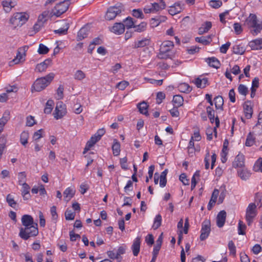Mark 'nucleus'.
<instances>
[{"label":"nucleus","mask_w":262,"mask_h":262,"mask_svg":"<svg viewBox=\"0 0 262 262\" xmlns=\"http://www.w3.org/2000/svg\"><path fill=\"white\" fill-rule=\"evenodd\" d=\"M244 25L254 36L257 35L262 30V21L259 20L257 15L250 13L246 18Z\"/></svg>","instance_id":"obj_1"},{"label":"nucleus","mask_w":262,"mask_h":262,"mask_svg":"<svg viewBox=\"0 0 262 262\" xmlns=\"http://www.w3.org/2000/svg\"><path fill=\"white\" fill-rule=\"evenodd\" d=\"M54 77L53 73H50L47 76L37 79L32 87V91L40 92L45 89L52 81Z\"/></svg>","instance_id":"obj_2"},{"label":"nucleus","mask_w":262,"mask_h":262,"mask_svg":"<svg viewBox=\"0 0 262 262\" xmlns=\"http://www.w3.org/2000/svg\"><path fill=\"white\" fill-rule=\"evenodd\" d=\"M30 17L27 12L15 13L10 19V23L14 28L20 27L24 25Z\"/></svg>","instance_id":"obj_3"},{"label":"nucleus","mask_w":262,"mask_h":262,"mask_svg":"<svg viewBox=\"0 0 262 262\" xmlns=\"http://www.w3.org/2000/svg\"><path fill=\"white\" fill-rule=\"evenodd\" d=\"M38 230L37 225L21 228L19 233V236L25 240L31 236H34L38 234Z\"/></svg>","instance_id":"obj_4"},{"label":"nucleus","mask_w":262,"mask_h":262,"mask_svg":"<svg viewBox=\"0 0 262 262\" xmlns=\"http://www.w3.org/2000/svg\"><path fill=\"white\" fill-rule=\"evenodd\" d=\"M166 4L163 0H160V3H153L146 5L143 11L145 14L156 13L159 11L164 9Z\"/></svg>","instance_id":"obj_5"},{"label":"nucleus","mask_w":262,"mask_h":262,"mask_svg":"<svg viewBox=\"0 0 262 262\" xmlns=\"http://www.w3.org/2000/svg\"><path fill=\"white\" fill-rule=\"evenodd\" d=\"M173 47L174 45L172 41L169 40L163 41L160 46L158 57L161 59L169 57V52L173 49Z\"/></svg>","instance_id":"obj_6"},{"label":"nucleus","mask_w":262,"mask_h":262,"mask_svg":"<svg viewBox=\"0 0 262 262\" xmlns=\"http://www.w3.org/2000/svg\"><path fill=\"white\" fill-rule=\"evenodd\" d=\"M29 49L28 46H24L18 49L16 57L10 62V65L19 64L24 62L26 60V52Z\"/></svg>","instance_id":"obj_7"},{"label":"nucleus","mask_w":262,"mask_h":262,"mask_svg":"<svg viewBox=\"0 0 262 262\" xmlns=\"http://www.w3.org/2000/svg\"><path fill=\"white\" fill-rule=\"evenodd\" d=\"M70 5V2L68 0L58 3L52 9V14L56 17L60 16L67 11Z\"/></svg>","instance_id":"obj_8"},{"label":"nucleus","mask_w":262,"mask_h":262,"mask_svg":"<svg viewBox=\"0 0 262 262\" xmlns=\"http://www.w3.org/2000/svg\"><path fill=\"white\" fill-rule=\"evenodd\" d=\"M257 215L256 206L254 203H250L248 206L246 211V220L248 226L252 223Z\"/></svg>","instance_id":"obj_9"},{"label":"nucleus","mask_w":262,"mask_h":262,"mask_svg":"<svg viewBox=\"0 0 262 262\" xmlns=\"http://www.w3.org/2000/svg\"><path fill=\"white\" fill-rule=\"evenodd\" d=\"M206 153L204 158L205 167L206 169H208L210 167V161L211 162V169H212L214 168L215 163L216 159V155L213 152L210 155L209 150H206Z\"/></svg>","instance_id":"obj_10"},{"label":"nucleus","mask_w":262,"mask_h":262,"mask_svg":"<svg viewBox=\"0 0 262 262\" xmlns=\"http://www.w3.org/2000/svg\"><path fill=\"white\" fill-rule=\"evenodd\" d=\"M66 113L67 109L65 104L62 102L57 103L54 113V118L57 120L61 119L66 115Z\"/></svg>","instance_id":"obj_11"},{"label":"nucleus","mask_w":262,"mask_h":262,"mask_svg":"<svg viewBox=\"0 0 262 262\" xmlns=\"http://www.w3.org/2000/svg\"><path fill=\"white\" fill-rule=\"evenodd\" d=\"M121 11L122 8L120 6L111 7L107 9L105 17L107 20L113 19L121 12Z\"/></svg>","instance_id":"obj_12"},{"label":"nucleus","mask_w":262,"mask_h":262,"mask_svg":"<svg viewBox=\"0 0 262 262\" xmlns=\"http://www.w3.org/2000/svg\"><path fill=\"white\" fill-rule=\"evenodd\" d=\"M210 223L208 221H205L202 224L200 238L201 241L206 239L210 233Z\"/></svg>","instance_id":"obj_13"},{"label":"nucleus","mask_w":262,"mask_h":262,"mask_svg":"<svg viewBox=\"0 0 262 262\" xmlns=\"http://www.w3.org/2000/svg\"><path fill=\"white\" fill-rule=\"evenodd\" d=\"M184 5L179 2L169 7L168 11L171 15H174L180 13L184 9Z\"/></svg>","instance_id":"obj_14"},{"label":"nucleus","mask_w":262,"mask_h":262,"mask_svg":"<svg viewBox=\"0 0 262 262\" xmlns=\"http://www.w3.org/2000/svg\"><path fill=\"white\" fill-rule=\"evenodd\" d=\"M76 190L74 186H70L67 188L63 191V199L66 202L70 201L74 196Z\"/></svg>","instance_id":"obj_15"},{"label":"nucleus","mask_w":262,"mask_h":262,"mask_svg":"<svg viewBox=\"0 0 262 262\" xmlns=\"http://www.w3.org/2000/svg\"><path fill=\"white\" fill-rule=\"evenodd\" d=\"M110 30L111 32L116 35L122 34L125 30L124 25L121 23H116L114 24L113 26L110 28Z\"/></svg>","instance_id":"obj_16"},{"label":"nucleus","mask_w":262,"mask_h":262,"mask_svg":"<svg viewBox=\"0 0 262 262\" xmlns=\"http://www.w3.org/2000/svg\"><path fill=\"white\" fill-rule=\"evenodd\" d=\"M215 125L216 126L213 128L208 127L206 129L207 139L208 140H211L213 138V133H214V135L216 136L217 134L216 128L219 126L220 120L217 117L215 118Z\"/></svg>","instance_id":"obj_17"},{"label":"nucleus","mask_w":262,"mask_h":262,"mask_svg":"<svg viewBox=\"0 0 262 262\" xmlns=\"http://www.w3.org/2000/svg\"><path fill=\"white\" fill-rule=\"evenodd\" d=\"M249 47L252 50H258L262 49V38H257L248 43Z\"/></svg>","instance_id":"obj_18"},{"label":"nucleus","mask_w":262,"mask_h":262,"mask_svg":"<svg viewBox=\"0 0 262 262\" xmlns=\"http://www.w3.org/2000/svg\"><path fill=\"white\" fill-rule=\"evenodd\" d=\"M244 112L247 119L252 117L253 114V108L252 103L250 101H246L243 105Z\"/></svg>","instance_id":"obj_19"},{"label":"nucleus","mask_w":262,"mask_h":262,"mask_svg":"<svg viewBox=\"0 0 262 262\" xmlns=\"http://www.w3.org/2000/svg\"><path fill=\"white\" fill-rule=\"evenodd\" d=\"M16 5L15 0H4L2 2V5L4 11L8 13L10 12L12 8Z\"/></svg>","instance_id":"obj_20"},{"label":"nucleus","mask_w":262,"mask_h":262,"mask_svg":"<svg viewBox=\"0 0 262 262\" xmlns=\"http://www.w3.org/2000/svg\"><path fill=\"white\" fill-rule=\"evenodd\" d=\"M22 187L21 189V194L24 200H29L31 198L30 193V187L27 183H24L21 185Z\"/></svg>","instance_id":"obj_21"},{"label":"nucleus","mask_w":262,"mask_h":262,"mask_svg":"<svg viewBox=\"0 0 262 262\" xmlns=\"http://www.w3.org/2000/svg\"><path fill=\"white\" fill-rule=\"evenodd\" d=\"M241 72V70L239 67L237 65H234L233 67L229 70L228 69L226 70V72L225 73V75L226 77L229 79L230 81L232 80V77L231 76V73L235 75H238Z\"/></svg>","instance_id":"obj_22"},{"label":"nucleus","mask_w":262,"mask_h":262,"mask_svg":"<svg viewBox=\"0 0 262 262\" xmlns=\"http://www.w3.org/2000/svg\"><path fill=\"white\" fill-rule=\"evenodd\" d=\"M21 220L22 224L25 227L37 225L36 223H34L33 217L30 215H24Z\"/></svg>","instance_id":"obj_23"},{"label":"nucleus","mask_w":262,"mask_h":262,"mask_svg":"<svg viewBox=\"0 0 262 262\" xmlns=\"http://www.w3.org/2000/svg\"><path fill=\"white\" fill-rule=\"evenodd\" d=\"M226 218V212L224 210L221 211L216 217V224L217 226L221 228L225 224Z\"/></svg>","instance_id":"obj_24"},{"label":"nucleus","mask_w":262,"mask_h":262,"mask_svg":"<svg viewBox=\"0 0 262 262\" xmlns=\"http://www.w3.org/2000/svg\"><path fill=\"white\" fill-rule=\"evenodd\" d=\"M245 164L244 156L242 154H238L235 157L233 162V166L235 168L243 167Z\"/></svg>","instance_id":"obj_25"},{"label":"nucleus","mask_w":262,"mask_h":262,"mask_svg":"<svg viewBox=\"0 0 262 262\" xmlns=\"http://www.w3.org/2000/svg\"><path fill=\"white\" fill-rule=\"evenodd\" d=\"M140 238L139 237H136L133 243L132 246V250L134 256H136L138 255L140 249Z\"/></svg>","instance_id":"obj_26"},{"label":"nucleus","mask_w":262,"mask_h":262,"mask_svg":"<svg viewBox=\"0 0 262 262\" xmlns=\"http://www.w3.org/2000/svg\"><path fill=\"white\" fill-rule=\"evenodd\" d=\"M100 139L95 134L91 137V139L88 141L86 146L84 148L83 153H85L87 151L89 150L90 148L93 147L96 143H97Z\"/></svg>","instance_id":"obj_27"},{"label":"nucleus","mask_w":262,"mask_h":262,"mask_svg":"<svg viewBox=\"0 0 262 262\" xmlns=\"http://www.w3.org/2000/svg\"><path fill=\"white\" fill-rule=\"evenodd\" d=\"M53 14H52V11L51 12L49 10H46L42 12L38 17L37 20L43 24H45L49 18L53 16Z\"/></svg>","instance_id":"obj_28"},{"label":"nucleus","mask_w":262,"mask_h":262,"mask_svg":"<svg viewBox=\"0 0 262 262\" xmlns=\"http://www.w3.org/2000/svg\"><path fill=\"white\" fill-rule=\"evenodd\" d=\"M232 52L237 55H243L246 51V48L243 44H235L232 46Z\"/></svg>","instance_id":"obj_29"},{"label":"nucleus","mask_w":262,"mask_h":262,"mask_svg":"<svg viewBox=\"0 0 262 262\" xmlns=\"http://www.w3.org/2000/svg\"><path fill=\"white\" fill-rule=\"evenodd\" d=\"M195 84L199 88H204L209 84L208 78L199 77L195 80Z\"/></svg>","instance_id":"obj_30"},{"label":"nucleus","mask_w":262,"mask_h":262,"mask_svg":"<svg viewBox=\"0 0 262 262\" xmlns=\"http://www.w3.org/2000/svg\"><path fill=\"white\" fill-rule=\"evenodd\" d=\"M205 61L209 64L210 67L217 69L220 66L219 60L215 57H212L205 58Z\"/></svg>","instance_id":"obj_31"},{"label":"nucleus","mask_w":262,"mask_h":262,"mask_svg":"<svg viewBox=\"0 0 262 262\" xmlns=\"http://www.w3.org/2000/svg\"><path fill=\"white\" fill-rule=\"evenodd\" d=\"M150 40L148 38H144L140 40L135 41L133 47L134 48H143L149 46Z\"/></svg>","instance_id":"obj_32"},{"label":"nucleus","mask_w":262,"mask_h":262,"mask_svg":"<svg viewBox=\"0 0 262 262\" xmlns=\"http://www.w3.org/2000/svg\"><path fill=\"white\" fill-rule=\"evenodd\" d=\"M62 23V27L57 30H54V32L56 34H58L59 35H64L67 34L69 28V24L65 21H63Z\"/></svg>","instance_id":"obj_33"},{"label":"nucleus","mask_w":262,"mask_h":262,"mask_svg":"<svg viewBox=\"0 0 262 262\" xmlns=\"http://www.w3.org/2000/svg\"><path fill=\"white\" fill-rule=\"evenodd\" d=\"M172 104L174 106L180 107L183 104V98L180 95H176L173 97Z\"/></svg>","instance_id":"obj_34"},{"label":"nucleus","mask_w":262,"mask_h":262,"mask_svg":"<svg viewBox=\"0 0 262 262\" xmlns=\"http://www.w3.org/2000/svg\"><path fill=\"white\" fill-rule=\"evenodd\" d=\"M50 63V60H46L36 66V70L39 72H43L48 68Z\"/></svg>","instance_id":"obj_35"},{"label":"nucleus","mask_w":262,"mask_h":262,"mask_svg":"<svg viewBox=\"0 0 262 262\" xmlns=\"http://www.w3.org/2000/svg\"><path fill=\"white\" fill-rule=\"evenodd\" d=\"M237 173L241 179L245 181L248 179L251 176L250 171L247 169L239 170H238Z\"/></svg>","instance_id":"obj_36"},{"label":"nucleus","mask_w":262,"mask_h":262,"mask_svg":"<svg viewBox=\"0 0 262 262\" xmlns=\"http://www.w3.org/2000/svg\"><path fill=\"white\" fill-rule=\"evenodd\" d=\"M212 24L210 21H206L203 24L202 26L199 29V34H203L207 32L211 28Z\"/></svg>","instance_id":"obj_37"},{"label":"nucleus","mask_w":262,"mask_h":262,"mask_svg":"<svg viewBox=\"0 0 262 262\" xmlns=\"http://www.w3.org/2000/svg\"><path fill=\"white\" fill-rule=\"evenodd\" d=\"M29 138V133L27 131L23 132L20 135V142L21 144L26 146L28 143Z\"/></svg>","instance_id":"obj_38"},{"label":"nucleus","mask_w":262,"mask_h":262,"mask_svg":"<svg viewBox=\"0 0 262 262\" xmlns=\"http://www.w3.org/2000/svg\"><path fill=\"white\" fill-rule=\"evenodd\" d=\"M88 34V29L87 27H82L80 29L77 34V40H81L86 37Z\"/></svg>","instance_id":"obj_39"},{"label":"nucleus","mask_w":262,"mask_h":262,"mask_svg":"<svg viewBox=\"0 0 262 262\" xmlns=\"http://www.w3.org/2000/svg\"><path fill=\"white\" fill-rule=\"evenodd\" d=\"M112 149L114 156H118L120 152V144L117 139H114Z\"/></svg>","instance_id":"obj_40"},{"label":"nucleus","mask_w":262,"mask_h":262,"mask_svg":"<svg viewBox=\"0 0 262 262\" xmlns=\"http://www.w3.org/2000/svg\"><path fill=\"white\" fill-rule=\"evenodd\" d=\"M211 106V105L206 106V110L210 122L213 123L214 121L215 122V118H214L215 112Z\"/></svg>","instance_id":"obj_41"},{"label":"nucleus","mask_w":262,"mask_h":262,"mask_svg":"<svg viewBox=\"0 0 262 262\" xmlns=\"http://www.w3.org/2000/svg\"><path fill=\"white\" fill-rule=\"evenodd\" d=\"M214 102L217 110L222 109L224 104V100L222 96H217L215 97L214 99Z\"/></svg>","instance_id":"obj_42"},{"label":"nucleus","mask_w":262,"mask_h":262,"mask_svg":"<svg viewBox=\"0 0 262 262\" xmlns=\"http://www.w3.org/2000/svg\"><path fill=\"white\" fill-rule=\"evenodd\" d=\"M180 92L182 93H188L191 91V89L189 84L187 83H181L178 86Z\"/></svg>","instance_id":"obj_43"},{"label":"nucleus","mask_w":262,"mask_h":262,"mask_svg":"<svg viewBox=\"0 0 262 262\" xmlns=\"http://www.w3.org/2000/svg\"><path fill=\"white\" fill-rule=\"evenodd\" d=\"M138 108L140 113L147 115H148V105L147 103L143 101L138 105Z\"/></svg>","instance_id":"obj_44"},{"label":"nucleus","mask_w":262,"mask_h":262,"mask_svg":"<svg viewBox=\"0 0 262 262\" xmlns=\"http://www.w3.org/2000/svg\"><path fill=\"white\" fill-rule=\"evenodd\" d=\"M195 40L196 42L203 43V45H208L211 41V38L210 36L207 37L203 36L201 37H197L195 38Z\"/></svg>","instance_id":"obj_45"},{"label":"nucleus","mask_w":262,"mask_h":262,"mask_svg":"<svg viewBox=\"0 0 262 262\" xmlns=\"http://www.w3.org/2000/svg\"><path fill=\"white\" fill-rule=\"evenodd\" d=\"M123 23L124 28L126 27L127 29H128L132 28H134L135 22L134 21L133 18L130 17H127L124 20Z\"/></svg>","instance_id":"obj_46"},{"label":"nucleus","mask_w":262,"mask_h":262,"mask_svg":"<svg viewBox=\"0 0 262 262\" xmlns=\"http://www.w3.org/2000/svg\"><path fill=\"white\" fill-rule=\"evenodd\" d=\"M54 105V102L52 100H49L46 104L45 109H44V112L46 114H50L51 113L53 108V106Z\"/></svg>","instance_id":"obj_47"},{"label":"nucleus","mask_w":262,"mask_h":262,"mask_svg":"<svg viewBox=\"0 0 262 262\" xmlns=\"http://www.w3.org/2000/svg\"><path fill=\"white\" fill-rule=\"evenodd\" d=\"M246 229V226L242 221H239L238 223V234L239 235H245L246 234L245 230Z\"/></svg>","instance_id":"obj_48"},{"label":"nucleus","mask_w":262,"mask_h":262,"mask_svg":"<svg viewBox=\"0 0 262 262\" xmlns=\"http://www.w3.org/2000/svg\"><path fill=\"white\" fill-rule=\"evenodd\" d=\"M6 201L10 206L15 208L16 205V202L14 200V196L12 194H9L7 195Z\"/></svg>","instance_id":"obj_49"},{"label":"nucleus","mask_w":262,"mask_h":262,"mask_svg":"<svg viewBox=\"0 0 262 262\" xmlns=\"http://www.w3.org/2000/svg\"><path fill=\"white\" fill-rule=\"evenodd\" d=\"M147 27V24L145 22H142L138 25H135L134 28L135 31L137 32H142L144 31Z\"/></svg>","instance_id":"obj_50"},{"label":"nucleus","mask_w":262,"mask_h":262,"mask_svg":"<svg viewBox=\"0 0 262 262\" xmlns=\"http://www.w3.org/2000/svg\"><path fill=\"white\" fill-rule=\"evenodd\" d=\"M74 79L77 80H82L85 78V74L81 70H77L74 75Z\"/></svg>","instance_id":"obj_51"},{"label":"nucleus","mask_w":262,"mask_h":262,"mask_svg":"<svg viewBox=\"0 0 262 262\" xmlns=\"http://www.w3.org/2000/svg\"><path fill=\"white\" fill-rule=\"evenodd\" d=\"M253 169L255 171H259L262 172V158H260L255 162Z\"/></svg>","instance_id":"obj_52"},{"label":"nucleus","mask_w":262,"mask_h":262,"mask_svg":"<svg viewBox=\"0 0 262 262\" xmlns=\"http://www.w3.org/2000/svg\"><path fill=\"white\" fill-rule=\"evenodd\" d=\"M162 216L160 214H158L156 216L152 227L154 229L158 228L161 224Z\"/></svg>","instance_id":"obj_53"},{"label":"nucleus","mask_w":262,"mask_h":262,"mask_svg":"<svg viewBox=\"0 0 262 262\" xmlns=\"http://www.w3.org/2000/svg\"><path fill=\"white\" fill-rule=\"evenodd\" d=\"M132 15L137 18L143 19L144 18L142 10L140 9H134L132 11Z\"/></svg>","instance_id":"obj_54"},{"label":"nucleus","mask_w":262,"mask_h":262,"mask_svg":"<svg viewBox=\"0 0 262 262\" xmlns=\"http://www.w3.org/2000/svg\"><path fill=\"white\" fill-rule=\"evenodd\" d=\"M239 94L245 96L248 92V88L244 84H241L237 88Z\"/></svg>","instance_id":"obj_55"},{"label":"nucleus","mask_w":262,"mask_h":262,"mask_svg":"<svg viewBox=\"0 0 262 262\" xmlns=\"http://www.w3.org/2000/svg\"><path fill=\"white\" fill-rule=\"evenodd\" d=\"M255 143V138L253 135L250 133L249 134L247 137V139L246 141V145L247 146H251Z\"/></svg>","instance_id":"obj_56"},{"label":"nucleus","mask_w":262,"mask_h":262,"mask_svg":"<svg viewBox=\"0 0 262 262\" xmlns=\"http://www.w3.org/2000/svg\"><path fill=\"white\" fill-rule=\"evenodd\" d=\"M26 174L25 172H20L18 173V184L23 185L24 183H26Z\"/></svg>","instance_id":"obj_57"},{"label":"nucleus","mask_w":262,"mask_h":262,"mask_svg":"<svg viewBox=\"0 0 262 262\" xmlns=\"http://www.w3.org/2000/svg\"><path fill=\"white\" fill-rule=\"evenodd\" d=\"M228 247L230 251V254L234 256L236 254V247L232 241L229 242Z\"/></svg>","instance_id":"obj_58"},{"label":"nucleus","mask_w":262,"mask_h":262,"mask_svg":"<svg viewBox=\"0 0 262 262\" xmlns=\"http://www.w3.org/2000/svg\"><path fill=\"white\" fill-rule=\"evenodd\" d=\"M49 51V48L45 45L40 43L37 50V52L40 54H46L48 53Z\"/></svg>","instance_id":"obj_59"},{"label":"nucleus","mask_w":262,"mask_h":262,"mask_svg":"<svg viewBox=\"0 0 262 262\" xmlns=\"http://www.w3.org/2000/svg\"><path fill=\"white\" fill-rule=\"evenodd\" d=\"M50 212L52 216V220L54 223H56L58 219V215L56 212L55 206H52L50 209Z\"/></svg>","instance_id":"obj_60"},{"label":"nucleus","mask_w":262,"mask_h":262,"mask_svg":"<svg viewBox=\"0 0 262 262\" xmlns=\"http://www.w3.org/2000/svg\"><path fill=\"white\" fill-rule=\"evenodd\" d=\"M9 119V113L5 112L3 116L0 119V125L4 127Z\"/></svg>","instance_id":"obj_61"},{"label":"nucleus","mask_w":262,"mask_h":262,"mask_svg":"<svg viewBox=\"0 0 262 262\" xmlns=\"http://www.w3.org/2000/svg\"><path fill=\"white\" fill-rule=\"evenodd\" d=\"M209 6L213 8L217 9L222 5V2L221 1L211 0L209 3Z\"/></svg>","instance_id":"obj_62"},{"label":"nucleus","mask_w":262,"mask_h":262,"mask_svg":"<svg viewBox=\"0 0 262 262\" xmlns=\"http://www.w3.org/2000/svg\"><path fill=\"white\" fill-rule=\"evenodd\" d=\"M63 97V87L60 85L56 91V98L58 100L62 99Z\"/></svg>","instance_id":"obj_63"},{"label":"nucleus","mask_w":262,"mask_h":262,"mask_svg":"<svg viewBox=\"0 0 262 262\" xmlns=\"http://www.w3.org/2000/svg\"><path fill=\"white\" fill-rule=\"evenodd\" d=\"M257 128L260 130L262 129V113L259 114L257 122L253 129H256Z\"/></svg>","instance_id":"obj_64"}]
</instances>
